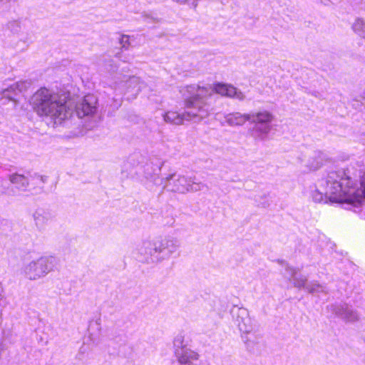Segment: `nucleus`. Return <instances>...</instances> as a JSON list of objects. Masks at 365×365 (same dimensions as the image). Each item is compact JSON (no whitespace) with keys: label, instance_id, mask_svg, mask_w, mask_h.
<instances>
[{"label":"nucleus","instance_id":"aec40b11","mask_svg":"<svg viewBox=\"0 0 365 365\" xmlns=\"http://www.w3.org/2000/svg\"><path fill=\"white\" fill-rule=\"evenodd\" d=\"M151 168V165L147 164L145 168V176L147 179L153 180L155 183H157V180L159 179V173L160 172V166L156 165L153 169V172L150 173L149 169Z\"/></svg>","mask_w":365,"mask_h":365},{"label":"nucleus","instance_id":"20e7f679","mask_svg":"<svg viewBox=\"0 0 365 365\" xmlns=\"http://www.w3.org/2000/svg\"><path fill=\"white\" fill-rule=\"evenodd\" d=\"M180 246L179 240L171 236L147 240L137 249L138 260L147 264H158L170 257Z\"/></svg>","mask_w":365,"mask_h":365},{"label":"nucleus","instance_id":"bb28decb","mask_svg":"<svg viewBox=\"0 0 365 365\" xmlns=\"http://www.w3.org/2000/svg\"><path fill=\"white\" fill-rule=\"evenodd\" d=\"M173 1L178 3V4H185V2L187 1V0H173Z\"/></svg>","mask_w":365,"mask_h":365},{"label":"nucleus","instance_id":"c85d7f7f","mask_svg":"<svg viewBox=\"0 0 365 365\" xmlns=\"http://www.w3.org/2000/svg\"><path fill=\"white\" fill-rule=\"evenodd\" d=\"M362 101L363 102H361V105H364L365 103V98H362Z\"/></svg>","mask_w":365,"mask_h":365},{"label":"nucleus","instance_id":"9b49d317","mask_svg":"<svg viewBox=\"0 0 365 365\" xmlns=\"http://www.w3.org/2000/svg\"><path fill=\"white\" fill-rule=\"evenodd\" d=\"M30 86L28 81L16 82L9 87L0 88V100L6 99L16 103L24 91Z\"/></svg>","mask_w":365,"mask_h":365},{"label":"nucleus","instance_id":"2eb2a0df","mask_svg":"<svg viewBox=\"0 0 365 365\" xmlns=\"http://www.w3.org/2000/svg\"><path fill=\"white\" fill-rule=\"evenodd\" d=\"M336 316L341 317L346 322H355L358 320L357 313L351 309L346 304H334L327 307Z\"/></svg>","mask_w":365,"mask_h":365},{"label":"nucleus","instance_id":"a878e982","mask_svg":"<svg viewBox=\"0 0 365 365\" xmlns=\"http://www.w3.org/2000/svg\"><path fill=\"white\" fill-rule=\"evenodd\" d=\"M353 102H354V103H353V106H354V107H355V108H359V101H358V100H356V99H354V100L353 101Z\"/></svg>","mask_w":365,"mask_h":365},{"label":"nucleus","instance_id":"6ab92c4d","mask_svg":"<svg viewBox=\"0 0 365 365\" xmlns=\"http://www.w3.org/2000/svg\"><path fill=\"white\" fill-rule=\"evenodd\" d=\"M354 32L361 38L365 36V21L361 18H356L351 26Z\"/></svg>","mask_w":365,"mask_h":365},{"label":"nucleus","instance_id":"5701e85b","mask_svg":"<svg viewBox=\"0 0 365 365\" xmlns=\"http://www.w3.org/2000/svg\"><path fill=\"white\" fill-rule=\"evenodd\" d=\"M9 29L13 32H19L20 30V24L17 21H13L8 24Z\"/></svg>","mask_w":365,"mask_h":365},{"label":"nucleus","instance_id":"f8f14e48","mask_svg":"<svg viewBox=\"0 0 365 365\" xmlns=\"http://www.w3.org/2000/svg\"><path fill=\"white\" fill-rule=\"evenodd\" d=\"M98 99L96 96L88 94L76 106V113L78 118L93 115L97 111Z\"/></svg>","mask_w":365,"mask_h":365},{"label":"nucleus","instance_id":"6e6552de","mask_svg":"<svg viewBox=\"0 0 365 365\" xmlns=\"http://www.w3.org/2000/svg\"><path fill=\"white\" fill-rule=\"evenodd\" d=\"M286 271L289 274V279L293 280L294 286L297 288H304L309 293H327V288L323 284L317 282H307L306 277L298 274L297 272L293 267L286 265Z\"/></svg>","mask_w":365,"mask_h":365},{"label":"nucleus","instance_id":"dca6fc26","mask_svg":"<svg viewBox=\"0 0 365 365\" xmlns=\"http://www.w3.org/2000/svg\"><path fill=\"white\" fill-rule=\"evenodd\" d=\"M48 177L46 175H41L36 173H31L30 172V186L31 190L36 193L43 191V185L47 182Z\"/></svg>","mask_w":365,"mask_h":365},{"label":"nucleus","instance_id":"423d86ee","mask_svg":"<svg viewBox=\"0 0 365 365\" xmlns=\"http://www.w3.org/2000/svg\"><path fill=\"white\" fill-rule=\"evenodd\" d=\"M163 188L168 191L185 194L195 192L203 190L206 185L201 182H196L195 177H187L177 173L170 174L160 180Z\"/></svg>","mask_w":365,"mask_h":365},{"label":"nucleus","instance_id":"a211bd4d","mask_svg":"<svg viewBox=\"0 0 365 365\" xmlns=\"http://www.w3.org/2000/svg\"><path fill=\"white\" fill-rule=\"evenodd\" d=\"M322 153L319 151H316L310 157L305 165L308 168L309 170H316L322 165Z\"/></svg>","mask_w":365,"mask_h":365},{"label":"nucleus","instance_id":"7ed1b4c3","mask_svg":"<svg viewBox=\"0 0 365 365\" xmlns=\"http://www.w3.org/2000/svg\"><path fill=\"white\" fill-rule=\"evenodd\" d=\"M34 111L40 116H47L61 123L71 115L66 97L61 98L46 88L38 89L30 99Z\"/></svg>","mask_w":365,"mask_h":365},{"label":"nucleus","instance_id":"c756f323","mask_svg":"<svg viewBox=\"0 0 365 365\" xmlns=\"http://www.w3.org/2000/svg\"><path fill=\"white\" fill-rule=\"evenodd\" d=\"M110 68L109 69L110 71H114V68H113L112 65H110Z\"/></svg>","mask_w":365,"mask_h":365},{"label":"nucleus","instance_id":"4be33fe9","mask_svg":"<svg viewBox=\"0 0 365 365\" xmlns=\"http://www.w3.org/2000/svg\"><path fill=\"white\" fill-rule=\"evenodd\" d=\"M133 38V36H132ZM131 36L128 35H121L119 38V43L121 45L122 48L124 49H128L130 46H131Z\"/></svg>","mask_w":365,"mask_h":365},{"label":"nucleus","instance_id":"4468645a","mask_svg":"<svg viewBox=\"0 0 365 365\" xmlns=\"http://www.w3.org/2000/svg\"><path fill=\"white\" fill-rule=\"evenodd\" d=\"M9 180L14 185L12 187L15 189L17 195L19 192L31 191V189L29 188L30 172L28 171L25 174L19 173H11L9 175Z\"/></svg>","mask_w":365,"mask_h":365},{"label":"nucleus","instance_id":"393cba45","mask_svg":"<svg viewBox=\"0 0 365 365\" xmlns=\"http://www.w3.org/2000/svg\"><path fill=\"white\" fill-rule=\"evenodd\" d=\"M242 340L244 341L245 344L247 345V346L248 347L250 346V340L248 339V337L247 336H242Z\"/></svg>","mask_w":365,"mask_h":365},{"label":"nucleus","instance_id":"412c9836","mask_svg":"<svg viewBox=\"0 0 365 365\" xmlns=\"http://www.w3.org/2000/svg\"><path fill=\"white\" fill-rule=\"evenodd\" d=\"M0 195L16 196L17 193L13 187H9L4 180H0Z\"/></svg>","mask_w":365,"mask_h":365},{"label":"nucleus","instance_id":"0eeeda50","mask_svg":"<svg viewBox=\"0 0 365 365\" xmlns=\"http://www.w3.org/2000/svg\"><path fill=\"white\" fill-rule=\"evenodd\" d=\"M56 265V259L52 256L41 257L24 265L23 273L30 280H36L51 272Z\"/></svg>","mask_w":365,"mask_h":365},{"label":"nucleus","instance_id":"7c9ffc66","mask_svg":"<svg viewBox=\"0 0 365 365\" xmlns=\"http://www.w3.org/2000/svg\"><path fill=\"white\" fill-rule=\"evenodd\" d=\"M262 207H266L267 205L265 203H262Z\"/></svg>","mask_w":365,"mask_h":365},{"label":"nucleus","instance_id":"b1692460","mask_svg":"<svg viewBox=\"0 0 365 365\" xmlns=\"http://www.w3.org/2000/svg\"><path fill=\"white\" fill-rule=\"evenodd\" d=\"M354 6L361 10H365V0H351Z\"/></svg>","mask_w":365,"mask_h":365},{"label":"nucleus","instance_id":"f3484780","mask_svg":"<svg viewBox=\"0 0 365 365\" xmlns=\"http://www.w3.org/2000/svg\"><path fill=\"white\" fill-rule=\"evenodd\" d=\"M128 92L132 93V94L136 96L141 89L145 86L143 81H140V78L136 76L130 77L126 82Z\"/></svg>","mask_w":365,"mask_h":365},{"label":"nucleus","instance_id":"f257e3e1","mask_svg":"<svg viewBox=\"0 0 365 365\" xmlns=\"http://www.w3.org/2000/svg\"><path fill=\"white\" fill-rule=\"evenodd\" d=\"M349 170L339 169L331 171L326 178L325 194L314 190L311 196L315 202H349L361 203L365 199V171L361 178L360 188L355 187V183L349 175Z\"/></svg>","mask_w":365,"mask_h":365},{"label":"nucleus","instance_id":"f03ea898","mask_svg":"<svg viewBox=\"0 0 365 365\" xmlns=\"http://www.w3.org/2000/svg\"><path fill=\"white\" fill-rule=\"evenodd\" d=\"M180 93L185 98V112L168 111L163 115L166 123L181 125L185 120H190L195 118L200 120L207 117L212 108L204 100L212 93V91L200 88L199 85H188L182 87Z\"/></svg>","mask_w":365,"mask_h":365},{"label":"nucleus","instance_id":"ddd939ff","mask_svg":"<svg viewBox=\"0 0 365 365\" xmlns=\"http://www.w3.org/2000/svg\"><path fill=\"white\" fill-rule=\"evenodd\" d=\"M32 217L37 230L42 231L55 218V214L49 209L38 207L34 212Z\"/></svg>","mask_w":365,"mask_h":365},{"label":"nucleus","instance_id":"1a4fd4ad","mask_svg":"<svg viewBox=\"0 0 365 365\" xmlns=\"http://www.w3.org/2000/svg\"><path fill=\"white\" fill-rule=\"evenodd\" d=\"M234 323L238 327L240 331L245 334L250 333L253 329V322L250 317L249 311L244 307L234 306L230 310Z\"/></svg>","mask_w":365,"mask_h":365},{"label":"nucleus","instance_id":"9d476101","mask_svg":"<svg viewBox=\"0 0 365 365\" xmlns=\"http://www.w3.org/2000/svg\"><path fill=\"white\" fill-rule=\"evenodd\" d=\"M199 86L200 88H206L207 90L212 91V93L204 100V101L206 103H208L210 106V104L208 102V101L211 99V98L215 93H217L221 96H227L229 98H236L239 101H243L245 98V96L243 94L242 92H241L232 85L217 83L214 85L213 88L211 86Z\"/></svg>","mask_w":365,"mask_h":365},{"label":"nucleus","instance_id":"39448f33","mask_svg":"<svg viewBox=\"0 0 365 365\" xmlns=\"http://www.w3.org/2000/svg\"><path fill=\"white\" fill-rule=\"evenodd\" d=\"M274 115L267 110L241 113L235 112L225 115V123L230 126H240L247 121L253 124L250 132L253 138L264 140L272 128Z\"/></svg>","mask_w":365,"mask_h":365},{"label":"nucleus","instance_id":"cd10ccee","mask_svg":"<svg viewBox=\"0 0 365 365\" xmlns=\"http://www.w3.org/2000/svg\"><path fill=\"white\" fill-rule=\"evenodd\" d=\"M192 5L193 6L194 9H196V7L197 6V3L194 1L192 3Z\"/></svg>","mask_w":365,"mask_h":365}]
</instances>
